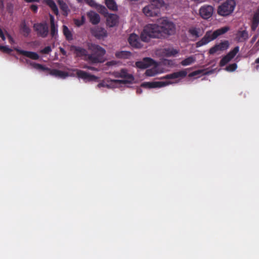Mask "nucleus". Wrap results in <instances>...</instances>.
<instances>
[{
    "mask_svg": "<svg viewBox=\"0 0 259 259\" xmlns=\"http://www.w3.org/2000/svg\"><path fill=\"white\" fill-rule=\"evenodd\" d=\"M176 27L175 24L166 20L162 22V25L156 24H149L144 28L141 32L140 38L144 42H149L151 38H160L163 33L171 35L175 33Z\"/></svg>",
    "mask_w": 259,
    "mask_h": 259,
    "instance_id": "1",
    "label": "nucleus"
},
{
    "mask_svg": "<svg viewBox=\"0 0 259 259\" xmlns=\"http://www.w3.org/2000/svg\"><path fill=\"white\" fill-rule=\"evenodd\" d=\"M229 30L228 27H224L215 30L207 31L204 36L196 42V47H200L207 44L211 41L216 39L219 36L226 33Z\"/></svg>",
    "mask_w": 259,
    "mask_h": 259,
    "instance_id": "2",
    "label": "nucleus"
},
{
    "mask_svg": "<svg viewBox=\"0 0 259 259\" xmlns=\"http://www.w3.org/2000/svg\"><path fill=\"white\" fill-rule=\"evenodd\" d=\"M151 4L143 9L144 14L148 17L157 16L159 13V8L162 6V0H150Z\"/></svg>",
    "mask_w": 259,
    "mask_h": 259,
    "instance_id": "3",
    "label": "nucleus"
},
{
    "mask_svg": "<svg viewBox=\"0 0 259 259\" xmlns=\"http://www.w3.org/2000/svg\"><path fill=\"white\" fill-rule=\"evenodd\" d=\"M236 7L234 0H227L220 6L218 9V13L222 16H227L231 14Z\"/></svg>",
    "mask_w": 259,
    "mask_h": 259,
    "instance_id": "4",
    "label": "nucleus"
},
{
    "mask_svg": "<svg viewBox=\"0 0 259 259\" xmlns=\"http://www.w3.org/2000/svg\"><path fill=\"white\" fill-rule=\"evenodd\" d=\"M33 27L38 36L46 38L48 36L49 27L46 22L35 23Z\"/></svg>",
    "mask_w": 259,
    "mask_h": 259,
    "instance_id": "5",
    "label": "nucleus"
},
{
    "mask_svg": "<svg viewBox=\"0 0 259 259\" xmlns=\"http://www.w3.org/2000/svg\"><path fill=\"white\" fill-rule=\"evenodd\" d=\"M120 77L123 78L124 79L123 80H118V79H113L111 80V81L112 83L115 84H126L132 83L134 80V77L133 75L127 73V70L126 69H122L120 70Z\"/></svg>",
    "mask_w": 259,
    "mask_h": 259,
    "instance_id": "6",
    "label": "nucleus"
},
{
    "mask_svg": "<svg viewBox=\"0 0 259 259\" xmlns=\"http://www.w3.org/2000/svg\"><path fill=\"white\" fill-rule=\"evenodd\" d=\"M239 51V47L238 46L235 47L232 50L230 51L226 56L223 57V58L221 60L220 62V66L221 67H223L225 65H226L233 58H234V57L238 53Z\"/></svg>",
    "mask_w": 259,
    "mask_h": 259,
    "instance_id": "7",
    "label": "nucleus"
},
{
    "mask_svg": "<svg viewBox=\"0 0 259 259\" xmlns=\"http://www.w3.org/2000/svg\"><path fill=\"white\" fill-rule=\"evenodd\" d=\"M84 2L91 7L95 8L99 13L104 16H106L108 14V10L106 7L97 4L94 0H84Z\"/></svg>",
    "mask_w": 259,
    "mask_h": 259,
    "instance_id": "8",
    "label": "nucleus"
},
{
    "mask_svg": "<svg viewBox=\"0 0 259 259\" xmlns=\"http://www.w3.org/2000/svg\"><path fill=\"white\" fill-rule=\"evenodd\" d=\"M213 12V8L209 5H204L199 9L200 16L204 19L210 18Z\"/></svg>",
    "mask_w": 259,
    "mask_h": 259,
    "instance_id": "9",
    "label": "nucleus"
},
{
    "mask_svg": "<svg viewBox=\"0 0 259 259\" xmlns=\"http://www.w3.org/2000/svg\"><path fill=\"white\" fill-rule=\"evenodd\" d=\"M155 61L148 57L144 58L142 61H137L136 63V67L140 69H146L151 66L156 65Z\"/></svg>",
    "mask_w": 259,
    "mask_h": 259,
    "instance_id": "10",
    "label": "nucleus"
},
{
    "mask_svg": "<svg viewBox=\"0 0 259 259\" xmlns=\"http://www.w3.org/2000/svg\"><path fill=\"white\" fill-rule=\"evenodd\" d=\"M229 43L228 40H224L218 44H216L213 47L211 48L209 50V54L212 55L218 51H223L228 49Z\"/></svg>",
    "mask_w": 259,
    "mask_h": 259,
    "instance_id": "11",
    "label": "nucleus"
},
{
    "mask_svg": "<svg viewBox=\"0 0 259 259\" xmlns=\"http://www.w3.org/2000/svg\"><path fill=\"white\" fill-rule=\"evenodd\" d=\"M70 51L73 52L76 57H84V59H85L88 54V51L86 49L74 45L70 46Z\"/></svg>",
    "mask_w": 259,
    "mask_h": 259,
    "instance_id": "12",
    "label": "nucleus"
},
{
    "mask_svg": "<svg viewBox=\"0 0 259 259\" xmlns=\"http://www.w3.org/2000/svg\"><path fill=\"white\" fill-rule=\"evenodd\" d=\"M91 32L94 36L98 39H101L107 36L106 30L104 28L98 26L91 28Z\"/></svg>",
    "mask_w": 259,
    "mask_h": 259,
    "instance_id": "13",
    "label": "nucleus"
},
{
    "mask_svg": "<svg viewBox=\"0 0 259 259\" xmlns=\"http://www.w3.org/2000/svg\"><path fill=\"white\" fill-rule=\"evenodd\" d=\"M128 41L130 45L133 48L140 49L143 47L139 36L135 33H132L130 35Z\"/></svg>",
    "mask_w": 259,
    "mask_h": 259,
    "instance_id": "14",
    "label": "nucleus"
},
{
    "mask_svg": "<svg viewBox=\"0 0 259 259\" xmlns=\"http://www.w3.org/2000/svg\"><path fill=\"white\" fill-rule=\"evenodd\" d=\"M259 25V7L253 12L252 18L250 19V29L252 31L256 30Z\"/></svg>",
    "mask_w": 259,
    "mask_h": 259,
    "instance_id": "15",
    "label": "nucleus"
},
{
    "mask_svg": "<svg viewBox=\"0 0 259 259\" xmlns=\"http://www.w3.org/2000/svg\"><path fill=\"white\" fill-rule=\"evenodd\" d=\"M187 72L186 70H182L178 72H175L161 77V79H171L178 78H184L186 76Z\"/></svg>",
    "mask_w": 259,
    "mask_h": 259,
    "instance_id": "16",
    "label": "nucleus"
},
{
    "mask_svg": "<svg viewBox=\"0 0 259 259\" xmlns=\"http://www.w3.org/2000/svg\"><path fill=\"white\" fill-rule=\"evenodd\" d=\"M14 50H15L20 54L23 55L28 58H29L34 60H38L39 58V55L35 52L20 50L18 48H15Z\"/></svg>",
    "mask_w": 259,
    "mask_h": 259,
    "instance_id": "17",
    "label": "nucleus"
},
{
    "mask_svg": "<svg viewBox=\"0 0 259 259\" xmlns=\"http://www.w3.org/2000/svg\"><path fill=\"white\" fill-rule=\"evenodd\" d=\"M249 38V34L246 30H238L236 34V39L238 42H244Z\"/></svg>",
    "mask_w": 259,
    "mask_h": 259,
    "instance_id": "18",
    "label": "nucleus"
},
{
    "mask_svg": "<svg viewBox=\"0 0 259 259\" xmlns=\"http://www.w3.org/2000/svg\"><path fill=\"white\" fill-rule=\"evenodd\" d=\"M50 35L52 38H56L58 34V25L55 24V19L53 15H50Z\"/></svg>",
    "mask_w": 259,
    "mask_h": 259,
    "instance_id": "19",
    "label": "nucleus"
},
{
    "mask_svg": "<svg viewBox=\"0 0 259 259\" xmlns=\"http://www.w3.org/2000/svg\"><path fill=\"white\" fill-rule=\"evenodd\" d=\"M76 75L78 77L83 79L84 80H88L89 81L94 80L97 79V77L94 75H91L83 70H77Z\"/></svg>",
    "mask_w": 259,
    "mask_h": 259,
    "instance_id": "20",
    "label": "nucleus"
},
{
    "mask_svg": "<svg viewBox=\"0 0 259 259\" xmlns=\"http://www.w3.org/2000/svg\"><path fill=\"white\" fill-rule=\"evenodd\" d=\"M107 23L110 27H113L116 26L118 23V16L116 14H110L107 15Z\"/></svg>",
    "mask_w": 259,
    "mask_h": 259,
    "instance_id": "21",
    "label": "nucleus"
},
{
    "mask_svg": "<svg viewBox=\"0 0 259 259\" xmlns=\"http://www.w3.org/2000/svg\"><path fill=\"white\" fill-rule=\"evenodd\" d=\"M90 22L94 24H98L100 22V17L98 14L93 11H90L87 14Z\"/></svg>",
    "mask_w": 259,
    "mask_h": 259,
    "instance_id": "22",
    "label": "nucleus"
},
{
    "mask_svg": "<svg viewBox=\"0 0 259 259\" xmlns=\"http://www.w3.org/2000/svg\"><path fill=\"white\" fill-rule=\"evenodd\" d=\"M91 49L94 54L101 58L106 53L105 49L98 45H92Z\"/></svg>",
    "mask_w": 259,
    "mask_h": 259,
    "instance_id": "23",
    "label": "nucleus"
},
{
    "mask_svg": "<svg viewBox=\"0 0 259 259\" xmlns=\"http://www.w3.org/2000/svg\"><path fill=\"white\" fill-rule=\"evenodd\" d=\"M20 32L24 37H27L31 32V29L27 25L25 20L22 21L20 24Z\"/></svg>",
    "mask_w": 259,
    "mask_h": 259,
    "instance_id": "24",
    "label": "nucleus"
},
{
    "mask_svg": "<svg viewBox=\"0 0 259 259\" xmlns=\"http://www.w3.org/2000/svg\"><path fill=\"white\" fill-rule=\"evenodd\" d=\"M178 50L170 48H164L162 50L163 55L167 57L175 56L178 54Z\"/></svg>",
    "mask_w": 259,
    "mask_h": 259,
    "instance_id": "25",
    "label": "nucleus"
},
{
    "mask_svg": "<svg viewBox=\"0 0 259 259\" xmlns=\"http://www.w3.org/2000/svg\"><path fill=\"white\" fill-rule=\"evenodd\" d=\"M115 57L119 59H129L132 56V53L130 51H117L115 54Z\"/></svg>",
    "mask_w": 259,
    "mask_h": 259,
    "instance_id": "26",
    "label": "nucleus"
},
{
    "mask_svg": "<svg viewBox=\"0 0 259 259\" xmlns=\"http://www.w3.org/2000/svg\"><path fill=\"white\" fill-rule=\"evenodd\" d=\"M92 63H97L102 62V58L97 56L93 53L92 54H88L85 59Z\"/></svg>",
    "mask_w": 259,
    "mask_h": 259,
    "instance_id": "27",
    "label": "nucleus"
},
{
    "mask_svg": "<svg viewBox=\"0 0 259 259\" xmlns=\"http://www.w3.org/2000/svg\"><path fill=\"white\" fill-rule=\"evenodd\" d=\"M26 62L31 65L33 68L37 70H41L43 71L50 70L48 68L45 67L41 64L31 62L30 60L27 59L26 60Z\"/></svg>",
    "mask_w": 259,
    "mask_h": 259,
    "instance_id": "28",
    "label": "nucleus"
},
{
    "mask_svg": "<svg viewBox=\"0 0 259 259\" xmlns=\"http://www.w3.org/2000/svg\"><path fill=\"white\" fill-rule=\"evenodd\" d=\"M105 3L109 10L113 11H117V6L114 0H105Z\"/></svg>",
    "mask_w": 259,
    "mask_h": 259,
    "instance_id": "29",
    "label": "nucleus"
},
{
    "mask_svg": "<svg viewBox=\"0 0 259 259\" xmlns=\"http://www.w3.org/2000/svg\"><path fill=\"white\" fill-rule=\"evenodd\" d=\"M46 4L51 9L54 14L58 15L59 14V11L58 7L53 0H47Z\"/></svg>",
    "mask_w": 259,
    "mask_h": 259,
    "instance_id": "30",
    "label": "nucleus"
},
{
    "mask_svg": "<svg viewBox=\"0 0 259 259\" xmlns=\"http://www.w3.org/2000/svg\"><path fill=\"white\" fill-rule=\"evenodd\" d=\"M51 74L56 76H58L62 78H65L68 75V73H67L66 72L57 69L53 70L51 71Z\"/></svg>",
    "mask_w": 259,
    "mask_h": 259,
    "instance_id": "31",
    "label": "nucleus"
},
{
    "mask_svg": "<svg viewBox=\"0 0 259 259\" xmlns=\"http://www.w3.org/2000/svg\"><path fill=\"white\" fill-rule=\"evenodd\" d=\"M196 61L195 57L193 56H189L181 61V64L182 66H186L190 65Z\"/></svg>",
    "mask_w": 259,
    "mask_h": 259,
    "instance_id": "32",
    "label": "nucleus"
},
{
    "mask_svg": "<svg viewBox=\"0 0 259 259\" xmlns=\"http://www.w3.org/2000/svg\"><path fill=\"white\" fill-rule=\"evenodd\" d=\"M63 33L67 40H72L73 39L72 34L66 25L63 26Z\"/></svg>",
    "mask_w": 259,
    "mask_h": 259,
    "instance_id": "33",
    "label": "nucleus"
},
{
    "mask_svg": "<svg viewBox=\"0 0 259 259\" xmlns=\"http://www.w3.org/2000/svg\"><path fill=\"white\" fill-rule=\"evenodd\" d=\"M58 3L61 10L63 12V15L67 16L69 11L67 5L63 0H58Z\"/></svg>",
    "mask_w": 259,
    "mask_h": 259,
    "instance_id": "34",
    "label": "nucleus"
},
{
    "mask_svg": "<svg viewBox=\"0 0 259 259\" xmlns=\"http://www.w3.org/2000/svg\"><path fill=\"white\" fill-rule=\"evenodd\" d=\"M172 83V82L170 81H154L153 82V88H161L165 86H166L168 84Z\"/></svg>",
    "mask_w": 259,
    "mask_h": 259,
    "instance_id": "35",
    "label": "nucleus"
},
{
    "mask_svg": "<svg viewBox=\"0 0 259 259\" xmlns=\"http://www.w3.org/2000/svg\"><path fill=\"white\" fill-rule=\"evenodd\" d=\"M200 31V28H197L194 27L190 28L188 30V32L193 36L198 37L199 36V32Z\"/></svg>",
    "mask_w": 259,
    "mask_h": 259,
    "instance_id": "36",
    "label": "nucleus"
},
{
    "mask_svg": "<svg viewBox=\"0 0 259 259\" xmlns=\"http://www.w3.org/2000/svg\"><path fill=\"white\" fill-rule=\"evenodd\" d=\"M157 73L156 68L147 69L145 72V75L147 76H153Z\"/></svg>",
    "mask_w": 259,
    "mask_h": 259,
    "instance_id": "37",
    "label": "nucleus"
},
{
    "mask_svg": "<svg viewBox=\"0 0 259 259\" xmlns=\"http://www.w3.org/2000/svg\"><path fill=\"white\" fill-rule=\"evenodd\" d=\"M237 67V64L234 63L231 64L229 65L228 66H227L226 67L225 70L229 72H233V71H234L236 69Z\"/></svg>",
    "mask_w": 259,
    "mask_h": 259,
    "instance_id": "38",
    "label": "nucleus"
},
{
    "mask_svg": "<svg viewBox=\"0 0 259 259\" xmlns=\"http://www.w3.org/2000/svg\"><path fill=\"white\" fill-rule=\"evenodd\" d=\"M0 50L3 52L4 53H6L7 54H11L12 52V49L9 48L8 46H3L0 45Z\"/></svg>",
    "mask_w": 259,
    "mask_h": 259,
    "instance_id": "39",
    "label": "nucleus"
},
{
    "mask_svg": "<svg viewBox=\"0 0 259 259\" xmlns=\"http://www.w3.org/2000/svg\"><path fill=\"white\" fill-rule=\"evenodd\" d=\"M153 82H144L142 83L141 87L146 88H149L151 89L153 88Z\"/></svg>",
    "mask_w": 259,
    "mask_h": 259,
    "instance_id": "40",
    "label": "nucleus"
},
{
    "mask_svg": "<svg viewBox=\"0 0 259 259\" xmlns=\"http://www.w3.org/2000/svg\"><path fill=\"white\" fill-rule=\"evenodd\" d=\"M51 51V47L50 46H47L40 50V53L44 54H49Z\"/></svg>",
    "mask_w": 259,
    "mask_h": 259,
    "instance_id": "41",
    "label": "nucleus"
},
{
    "mask_svg": "<svg viewBox=\"0 0 259 259\" xmlns=\"http://www.w3.org/2000/svg\"><path fill=\"white\" fill-rule=\"evenodd\" d=\"M203 70H198L195 71H193L190 73L189 74L188 76L189 77H192L198 75L202 73Z\"/></svg>",
    "mask_w": 259,
    "mask_h": 259,
    "instance_id": "42",
    "label": "nucleus"
},
{
    "mask_svg": "<svg viewBox=\"0 0 259 259\" xmlns=\"http://www.w3.org/2000/svg\"><path fill=\"white\" fill-rule=\"evenodd\" d=\"M74 23L78 27L83 24L82 21H81L80 20L78 19H75Z\"/></svg>",
    "mask_w": 259,
    "mask_h": 259,
    "instance_id": "43",
    "label": "nucleus"
},
{
    "mask_svg": "<svg viewBox=\"0 0 259 259\" xmlns=\"http://www.w3.org/2000/svg\"><path fill=\"white\" fill-rule=\"evenodd\" d=\"M8 38L9 39V42L11 44H13L15 42L14 39L12 37L11 35L9 34H7Z\"/></svg>",
    "mask_w": 259,
    "mask_h": 259,
    "instance_id": "44",
    "label": "nucleus"
},
{
    "mask_svg": "<svg viewBox=\"0 0 259 259\" xmlns=\"http://www.w3.org/2000/svg\"><path fill=\"white\" fill-rule=\"evenodd\" d=\"M31 10L33 11L34 13H36L37 11L38 7L35 5H32L30 7Z\"/></svg>",
    "mask_w": 259,
    "mask_h": 259,
    "instance_id": "45",
    "label": "nucleus"
},
{
    "mask_svg": "<svg viewBox=\"0 0 259 259\" xmlns=\"http://www.w3.org/2000/svg\"><path fill=\"white\" fill-rule=\"evenodd\" d=\"M84 68H87V69H88L89 70H94V71H98V69H97L96 68L94 67H92V66H85L84 67Z\"/></svg>",
    "mask_w": 259,
    "mask_h": 259,
    "instance_id": "46",
    "label": "nucleus"
},
{
    "mask_svg": "<svg viewBox=\"0 0 259 259\" xmlns=\"http://www.w3.org/2000/svg\"><path fill=\"white\" fill-rule=\"evenodd\" d=\"M98 88L108 87V84H106L104 82H100L97 85Z\"/></svg>",
    "mask_w": 259,
    "mask_h": 259,
    "instance_id": "47",
    "label": "nucleus"
},
{
    "mask_svg": "<svg viewBox=\"0 0 259 259\" xmlns=\"http://www.w3.org/2000/svg\"><path fill=\"white\" fill-rule=\"evenodd\" d=\"M116 62L115 61H111L107 62L106 64L107 66H113L116 65Z\"/></svg>",
    "mask_w": 259,
    "mask_h": 259,
    "instance_id": "48",
    "label": "nucleus"
},
{
    "mask_svg": "<svg viewBox=\"0 0 259 259\" xmlns=\"http://www.w3.org/2000/svg\"><path fill=\"white\" fill-rule=\"evenodd\" d=\"M0 37L3 40H5L6 39V37L5 36L4 32L1 28H0Z\"/></svg>",
    "mask_w": 259,
    "mask_h": 259,
    "instance_id": "49",
    "label": "nucleus"
},
{
    "mask_svg": "<svg viewBox=\"0 0 259 259\" xmlns=\"http://www.w3.org/2000/svg\"><path fill=\"white\" fill-rule=\"evenodd\" d=\"M257 35H254L252 38H251V40H250V44H253L255 41V40H256V38H257Z\"/></svg>",
    "mask_w": 259,
    "mask_h": 259,
    "instance_id": "50",
    "label": "nucleus"
},
{
    "mask_svg": "<svg viewBox=\"0 0 259 259\" xmlns=\"http://www.w3.org/2000/svg\"><path fill=\"white\" fill-rule=\"evenodd\" d=\"M59 49H60V52L62 53V55H63L64 56L67 55L66 52L63 48L60 47Z\"/></svg>",
    "mask_w": 259,
    "mask_h": 259,
    "instance_id": "51",
    "label": "nucleus"
},
{
    "mask_svg": "<svg viewBox=\"0 0 259 259\" xmlns=\"http://www.w3.org/2000/svg\"><path fill=\"white\" fill-rule=\"evenodd\" d=\"M113 74L116 77H120V76H121L120 73V71H119L114 72L113 73Z\"/></svg>",
    "mask_w": 259,
    "mask_h": 259,
    "instance_id": "52",
    "label": "nucleus"
},
{
    "mask_svg": "<svg viewBox=\"0 0 259 259\" xmlns=\"http://www.w3.org/2000/svg\"><path fill=\"white\" fill-rule=\"evenodd\" d=\"M142 89L141 88H138L137 89V93L138 94H140L142 93Z\"/></svg>",
    "mask_w": 259,
    "mask_h": 259,
    "instance_id": "53",
    "label": "nucleus"
},
{
    "mask_svg": "<svg viewBox=\"0 0 259 259\" xmlns=\"http://www.w3.org/2000/svg\"><path fill=\"white\" fill-rule=\"evenodd\" d=\"M80 20L81 21H82L83 24H84V22H85V18H84V17L83 16H82L81 17V20Z\"/></svg>",
    "mask_w": 259,
    "mask_h": 259,
    "instance_id": "54",
    "label": "nucleus"
},
{
    "mask_svg": "<svg viewBox=\"0 0 259 259\" xmlns=\"http://www.w3.org/2000/svg\"><path fill=\"white\" fill-rule=\"evenodd\" d=\"M24 1L28 3H32V2H34L36 1V0H24Z\"/></svg>",
    "mask_w": 259,
    "mask_h": 259,
    "instance_id": "55",
    "label": "nucleus"
},
{
    "mask_svg": "<svg viewBox=\"0 0 259 259\" xmlns=\"http://www.w3.org/2000/svg\"><path fill=\"white\" fill-rule=\"evenodd\" d=\"M255 63L259 64V57L255 60Z\"/></svg>",
    "mask_w": 259,
    "mask_h": 259,
    "instance_id": "56",
    "label": "nucleus"
},
{
    "mask_svg": "<svg viewBox=\"0 0 259 259\" xmlns=\"http://www.w3.org/2000/svg\"><path fill=\"white\" fill-rule=\"evenodd\" d=\"M83 0H77V1L79 3H81Z\"/></svg>",
    "mask_w": 259,
    "mask_h": 259,
    "instance_id": "57",
    "label": "nucleus"
},
{
    "mask_svg": "<svg viewBox=\"0 0 259 259\" xmlns=\"http://www.w3.org/2000/svg\"><path fill=\"white\" fill-rule=\"evenodd\" d=\"M256 44H257V45H259V38H258V40H257V41Z\"/></svg>",
    "mask_w": 259,
    "mask_h": 259,
    "instance_id": "58",
    "label": "nucleus"
}]
</instances>
